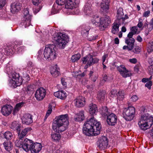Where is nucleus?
I'll use <instances>...</instances> for the list:
<instances>
[{
	"mask_svg": "<svg viewBox=\"0 0 153 153\" xmlns=\"http://www.w3.org/2000/svg\"><path fill=\"white\" fill-rule=\"evenodd\" d=\"M68 124V114L61 115L56 117L52 123V128L54 131H52L51 134L52 141L55 142L59 141L61 137L59 132L65 131Z\"/></svg>",
	"mask_w": 153,
	"mask_h": 153,
	"instance_id": "f257e3e1",
	"label": "nucleus"
},
{
	"mask_svg": "<svg viewBox=\"0 0 153 153\" xmlns=\"http://www.w3.org/2000/svg\"><path fill=\"white\" fill-rule=\"evenodd\" d=\"M101 128L100 123L95 120L94 117H91L84 123L83 132L88 136H96L100 134Z\"/></svg>",
	"mask_w": 153,
	"mask_h": 153,
	"instance_id": "f03ea898",
	"label": "nucleus"
},
{
	"mask_svg": "<svg viewBox=\"0 0 153 153\" xmlns=\"http://www.w3.org/2000/svg\"><path fill=\"white\" fill-rule=\"evenodd\" d=\"M23 146V149L26 152L30 150L31 153H38L41 150L42 147V144L39 143L33 142L30 140L26 138L24 140Z\"/></svg>",
	"mask_w": 153,
	"mask_h": 153,
	"instance_id": "7ed1b4c3",
	"label": "nucleus"
},
{
	"mask_svg": "<svg viewBox=\"0 0 153 153\" xmlns=\"http://www.w3.org/2000/svg\"><path fill=\"white\" fill-rule=\"evenodd\" d=\"M12 78L11 82L15 88L21 85L23 81L25 82H27L30 80L29 75L26 73L23 74L22 78L17 73L13 74L12 75Z\"/></svg>",
	"mask_w": 153,
	"mask_h": 153,
	"instance_id": "20e7f679",
	"label": "nucleus"
},
{
	"mask_svg": "<svg viewBox=\"0 0 153 153\" xmlns=\"http://www.w3.org/2000/svg\"><path fill=\"white\" fill-rule=\"evenodd\" d=\"M57 46L60 49H63L68 41V36L63 33H59L54 37Z\"/></svg>",
	"mask_w": 153,
	"mask_h": 153,
	"instance_id": "39448f33",
	"label": "nucleus"
},
{
	"mask_svg": "<svg viewBox=\"0 0 153 153\" xmlns=\"http://www.w3.org/2000/svg\"><path fill=\"white\" fill-rule=\"evenodd\" d=\"M55 45L53 44L47 45L44 52V57L48 60H52L56 58V53L54 49Z\"/></svg>",
	"mask_w": 153,
	"mask_h": 153,
	"instance_id": "423d86ee",
	"label": "nucleus"
},
{
	"mask_svg": "<svg viewBox=\"0 0 153 153\" xmlns=\"http://www.w3.org/2000/svg\"><path fill=\"white\" fill-rule=\"evenodd\" d=\"M135 108L133 106H128L124 109L123 115V118L127 121L133 120L135 114Z\"/></svg>",
	"mask_w": 153,
	"mask_h": 153,
	"instance_id": "0eeeda50",
	"label": "nucleus"
},
{
	"mask_svg": "<svg viewBox=\"0 0 153 153\" xmlns=\"http://www.w3.org/2000/svg\"><path fill=\"white\" fill-rule=\"evenodd\" d=\"M102 113L104 116H107V122L108 124L111 126H114L117 123V117L114 114L112 113L109 114L107 108H105L102 110Z\"/></svg>",
	"mask_w": 153,
	"mask_h": 153,
	"instance_id": "6e6552de",
	"label": "nucleus"
},
{
	"mask_svg": "<svg viewBox=\"0 0 153 153\" xmlns=\"http://www.w3.org/2000/svg\"><path fill=\"white\" fill-rule=\"evenodd\" d=\"M82 61L83 64L86 63L85 67L86 66V68H87L94 64L98 62L99 59L96 57L93 58L92 55H88L82 58Z\"/></svg>",
	"mask_w": 153,
	"mask_h": 153,
	"instance_id": "1a4fd4ad",
	"label": "nucleus"
},
{
	"mask_svg": "<svg viewBox=\"0 0 153 153\" xmlns=\"http://www.w3.org/2000/svg\"><path fill=\"white\" fill-rule=\"evenodd\" d=\"M115 66L117 68V70L119 72L120 74L123 77L126 78L132 75L131 71L127 69L124 65H121L119 66L115 65Z\"/></svg>",
	"mask_w": 153,
	"mask_h": 153,
	"instance_id": "9d476101",
	"label": "nucleus"
},
{
	"mask_svg": "<svg viewBox=\"0 0 153 153\" xmlns=\"http://www.w3.org/2000/svg\"><path fill=\"white\" fill-rule=\"evenodd\" d=\"M23 14L22 24L26 27L31 24V16L29 14L28 9L27 8L23 10Z\"/></svg>",
	"mask_w": 153,
	"mask_h": 153,
	"instance_id": "9b49d317",
	"label": "nucleus"
},
{
	"mask_svg": "<svg viewBox=\"0 0 153 153\" xmlns=\"http://www.w3.org/2000/svg\"><path fill=\"white\" fill-rule=\"evenodd\" d=\"M153 123V117L148 113L144 114V131L149 128Z\"/></svg>",
	"mask_w": 153,
	"mask_h": 153,
	"instance_id": "f8f14e48",
	"label": "nucleus"
},
{
	"mask_svg": "<svg viewBox=\"0 0 153 153\" xmlns=\"http://www.w3.org/2000/svg\"><path fill=\"white\" fill-rule=\"evenodd\" d=\"M46 91L45 89L42 87L38 89L35 94V97L38 101L42 100L45 97Z\"/></svg>",
	"mask_w": 153,
	"mask_h": 153,
	"instance_id": "ddd939ff",
	"label": "nucleus"
},
{
	"mask_svg": "<svg viewBox=\"0 0 153 153\" xmlns=\"http://www.w3.org/2000/svg\"><path fill=\"white\" fill-rule=\"evenodd\" d=\"M108 139L106 137H102L97 142V147L100 150H104L106 148L108 145Z\"/></svg>",
	"mask_w": 153,
	"mask_h": 153,
	"instance_id": "4468645a",
	"label": "nucleus"
},
{
	"mask_svg": "<svg viewBox=\"0 0 153 153\" xmlns=\"http://www.w3.org/2000/svg\"><path fill=\"white\" fill-rule=\"evenodd\" d=\"M79 0H67L65 4V8L67 9H73L79 3Z\"/></svg>",
	"mask_w": 153,
	"mask_h": 153,
	"instance_id": "2eb2a0df",
	"label": "nucleus"
},
{
	"mask_svg": "<svg viewBox=\"0 0 153 153\" xmlns=\"http://www.w3.org/2000/svg\"><path fill=\"white\" fill-rule=\"evenodd\" d=\"M22 120L23 123L29 125L33 122L32 116L29 114H25L22 117Z\"/></svg>",
	"mask_w": 153,
	"mask_h": 153,
	"instance_id": "dca6fc26",
	"label": "nucleus"
},
{
	"mask_svg": "<svg viewBox=\"0 0 153 153\" xmlns=\"http://www.w3.org/2000/svg\"><path fill=\"white\" fill-rule=\"evenodd\" d=\"M110 2V0H105L101 4V11L103 12H106L109 10Z\"/></svg>",
	"mask_w": 153,
	"mask_h": 153,
	"instance_id": "f3484780",
	"label": "nucleus"
},
{
	"mask_svg": "<svg viewBox=\"0 0 153 153\" xmlns=\"http://www.w3.org/2000/svg\"><path fill=\"white\" fill-rule=\"evenodd\" d=\"M32 2L35 6L33 9V12L35 14L39 12L42 8V6L39 5L41 0H32Z\"/></svg>",
	"mask_w": 153,
	"mask_h": 153,
	"instance_id": "a211bd4d",
	"label": "nucleus"
},
{
	"mask_svg": "<svg viewBox=\"0 0 153 153\" xmlns=\"http://www.w3.org/2000/svg\"><path fill=\"white\" fill-rule=\"evenodd\" d=\"M75 105L77 107H83L85 104V100L84 97L82 96L77 97L74 100Z\"/></svg>",
	"mask_w": 153,
	"mask_h": 153,
	"instance_id": "6ab92c4d",
	"label": "nucleus"
},
{
	"mask_svg": "<svg viewBox=\"0 0 153 153\" xmlns=\"http://www.w3.org/2000/svg\"><path fill=\"white\" fill-rule=\"evenodd\" d=\"M13 107L10 105L3 106L1 108V112L4 115H8L11 112Z\"/></svg>",
	"mask_w": 153,
	"mask_h": 153,
	"instance_id": "aec40b11",
	"label": "nucleus"
},
{
	"mask_svg": "<svg viewBox=\"0 0 153 153\" xmlns=\"http://www.w3.org/2000/svg\"><path fill=\"white\" fill-rule=\"evenodd\" d=\"M122 25L121 21L116 20L112 24V32L113 34H115L117 33L119 31V28L120 26Z\"/></svg>",
	"mask_w": 153,
	"mask_h": 153,
	"instance_id": "412c9836",
	"label": "nucleus"
},
{
	"mask_svg": "<svg viewBox=\"0 0 153 153\" xmlns=\"http://www.w3.org/2000/svg\"><path fill=\"white\" fill-rule=\"evenodd\" d=\"M54 95L55 97L62 100L65 99L67 96L65 92L63 91H59L56 92L54 93Z\"/></svg>",
	"mask_w": 153,
	"mask_h": 153,
	"instance_id": "4be33fe9",
	"label": "nucleus"
},
{
	"mask_svg": "<svg viewBox=\"0 0 153 153\" xmlns=\"http://www.w3.org/2000/svg\"><path fill=\"white\" fill-rule=\"evenodd\" d=\"M98 109L96 104L91 103L89 105V111L92 115L96 114L98 112Z\"/></svg>",
	"mask_w": 153,
	"mask_h": 153,
	"instance_id": "5701e85b",
	"label": "nucleus"
},
{
	"mask_svg": "<svg viewBox=\"0 0 153 153\" xmlns=\"http://www.w3.org/2000/svg\"><path fill=\"white\" fill-rule=\"evenodd\" d=\"M135 40L134 38H132V36H128L127 35V37L125 39V42L128 45L130 46V48L132 47L133 48Z\"/></svg>",
	"mask_w": 153,
	"mask_h": 153,
	"instance_id": "b1692460",
	"label": "nucleus"
},
{
	"mask_svg": "<svg viewBox=\"0 0 153 153\" xmlns=\"http://www.w3.org/2000/svg\"><path fill=\"white\" fill-rule=\"evenodd\" d=\"M91 5V4L86 3L83 8V11L86 15H89L92 12Z\"/></svg>",
	"mask_w": 153,
	"mask_h": 153,
	"instance_id": "393cba45",
	"label": "nucleus"
},
{
	"mask_svg": "<svg viewBox=\"0 0 153 153\" xmlns=\"http://www.w3.org/2000/svg\"><path fill=\"white\" fill-rule=\"evenodd\" d=\"M31 130V128L30 127H27L24 129L21 133H20V131L19 132L18 134L19 138L21 139L24 137L26 134Z\"/></svg>",
	"mask_w": 153,
	"mask_h": 153,
	"instance_id": "a878e982",
	"label": "nucleus"
},
{
	"mask_svg": "<svg viewBox=\"0 0 153 153\" xmlns=\"http://www.w3.org/2000/svg\"><path fill=\"white\" fill-rule=\"evenodd\" d=\"M66 1L65 0H56V4H54L52 8V11H53L55 10V12H53V14L57 13V9L56 5V4L59 5H62L65 3Z\"/></svg>",
	"mask_w": 153,
	"mask_h": 153,
	"instance_id": "bb28decb",
	"label": "nucleus"
},
{
	"mask_svg": "<svg viewBox=\"0 0 153 153\" xmlns=\"http://www.w3.org/2000/svg\"><path fill=\"white\" fill-rule=\"evenodd\" d=\"M11 6L12 9L11 11L13 12H17L19 11L22 6L21 4L19 2L13 3Z\"/></svg>",
	"mask_w": 153,
	"mask_h": 153,
	"instance_id": "cd10ccee",
	"label": "nucleus"
},
{
	"mask_svg": "<svg viewBox=\"0 0 153 153\" xmlns=\"http://www.w3.org/2000/svg\"><path fill=\"white\" fill-rule=\"evenodd\" d=\"M105 95V91H99L97 93V98L99 101H102L104 100Z\"/></svg>",
	"mask_w": 153,
	"mask_h": 153,
	"instance_id": "c85d7f7f",
	"label": "nucleus"
},
{
	"mask_svg": "<svg viewBox=\"0 0 153 153\" xmlns=\"http://www.w3.org/2000/svg\"><path fill=\"white\" fill-rule=\"evenodd\" d=\"M74 119L76 121H81L83 120L84 119L83 111H81L76 114Z\"/></svg>",
	"mask_w": 153,
	"mask_h": 153,
	"instance_id": "c756f323",
	"label": "nucleus"
},
{
	"mask_svg": "<svg viewBox=\"0 0 153 153\" xmlns=\"http://www.w3.org/2000/svg\"><path fill=\"white\" fill-rule=\"evenodd\" d=\"M59 69L58 68L57 65H56L55 67L51 68V74L54 77L58 76L59 74Z\"/></svg>",
	"mask_w": 153,
	"mask_h": 153,
	"instance_id": "7c9ffc66",
	"label": "nucleus"
},
{
	"mask_svg": "<svg viewBox=\"0 0 153 153\" xmlns=\"http://www.w3.org/2000/svg\"><path fill=\"white\" fill-rule=\"evenodd\" d=\"M90 29V27L89 26L83 27L82 28L81 33L83 36L87 37L88 36V31Z\"/></svg>",
	"mask_w": 153,
	"mask_h": 153,
	"instance_id": "2f4dec72",
	"label": "nucleus"
},
{
	"mask_svg": "<svg viewBox=\"0 0 153 153\" xmlns=\"http://www.w3.org/2000/svg\"><path fill=\"white\" fill-rule=\"evenodd\" d=\"M124 13L123 9L122 8H119L117 11L116 20L121 22Z\"/></svg>",
	"mask_w": 153,
	"mask_h": 153,
	"instance_id": "473e14b6",
	"label": "nucleus"
},
{
	"mask_svg": "<svg viewBox=\"0 0 153 153\" xmlns=\"http://www.w3.org/2000/svg\"><path fill=\"white\" fill-rule=\"evenodd\" d=\"M110 23V21L109 20H108L102 18H101L100 23H99V25L105 28Z\"/></svg>",
	"mask_w": 153,
	"mask_h": 153,
	"instance_id": "72a5a7b5",
	"label": "nucleus"
},
{
	"mask_svg": "<svg viewBox=\"0 0 153 153\" xmlns=\"http://www.w3.org/2000/svg\"><path fill=\"white\" fill-rule=\"evenodd\" d=\"M10 127L14 130H16L17 131H20L21 125L18 123V122L15 121L11 123Z\"/></svg>",
	"mask_w": 153,
	"mask_h": 153,
	"instance_id": "f704fd0d",
	"label": "nucleus"
},
{
	"mask_svg": "<svg viewBox=\"0 0 153 153\" xmlns=\"http://www.w3.org/2000/svg\"><path fill=\"white\" fill-rule=\"evenodd\" d=\"M152 79V75L148 78H144V82H147L145 85V87H147L149 89H150L151 86L152 84V82L150 80Z\"/></svg>",
	"mask_w": 153,
	"mask_h": 153,
	"instance_id": "c9c22d12",
	"label": "nucleus"
},
{
	"mask_svg": "<svg viewBox=\"0 0 153 153\" xmlns=\"http://www.w3.org/2000/svg\"><path fill=\"white\" fill-rule=\"evenodd\" d=\"M101 18L98 16H94L91 20L92 24L95 26L99 25Z\"/></svg>",
	"mask_w": 153,
	"mask_h": 153,
	"instance_id": "e433bc0d",
	"label": "nucleus"
},
{
	"mask_svg": "<svg viewBox=\"0 0 153 153\" xmlns=\"http://www.w3.org/2000/svg\"><path fill=\"white\" fill-rule=\"evenodd\" d=\"M3 145L5 149L8 151H10L12 150L13 145L10 141L4 142L3 143Z\"/></svg>",
	"mask_w": 153,
	"mask_h": 153,
	"instance_id": "4c0bfd02",
	"label": "nucleus"
},
{
	"mask_svg": "<svg viewBox=\"0 0 153 153\" xmlns=\"http://www.w3.org/2000/svg\"><path fill=\"white\" fill-rule=\"evenodd\" d=\"M24 103L23 102L17 104L15 106L14 109L13 111V114L15 115L19 110L23 106Z\"/></svg>",
	"mask_w": 153,
	"mask_h": 153,
	"instance_id": "58836bf2",
	"label": "nucleus"
},
{
	"mask_svg": "<svg viewBox=\"0 0 153 153\" xmlns=\"http://www.w3.org/2000/svg\"><path fill=\"white\" fill-rule=\"evenodd\" d=\"M130 31L131 32L128 34V36H133L134 35L137 34L139 33L138 32L137 27L136 26L132 27L130 28Z\"/></svg>",
	"mask_w": 153,
	"mask_h": 153,
	"instance_id": "ea45409f",
	"label": "nucleus"
},
{
	"mask_svg": "<svg viewBox=\"0 0 153 153\" xmlns=\"http://www.w3.org/2000/svg\"><path fill=\"white\" fill-rule=\"evenodd\" d=\"M124 91L120 90L117 94V99L119 100H122L124 97Z\"/></svg>",
	"mask_w": 153,
	"mask_h": 153,
	"instance_id": "a19ab883",
	"label": "nucleus"
},
{
	"mask_svg": "<svg viewBox=\"0 0 153 153\" xmlns=\"http://www.w3.org/2000/svg\"><path fill=\"white\" fill-rule=\"evenodd\" d=\"M3 137L7 140H10L12 137V134L9 131H7L3 134Z\"/></svg>",
	"mask_w": 153,
	"mask_h": 153,
	"instance_id": "79ce46f5",
	"label": "nucleus"
},
{
	"mask_svg": "<svg viewBox=\"0 0 153 153\" xmlns=\"http://www.w3.org/2000/svg\"><path fill=\"white\" fill-rule=\"evenodd\" d=\"M147 50L149 53H150L153 51V41L149 42L148 43Z\"/></svg>",
	"mask_w": 153,
	"mask_h": 153,
	"instance_id": "37998d69",
	"label": "nucleus"
},
{
	"mask_svg": "<svg viewBox=\"0 0 153 153\" xmlns=\"http://www.w3.org/2000/svg\"><path fill=\"white\" fill-rule=\"evenodd\" d=\"M81 55L79 53L73 55L71 58V60L72 62H75L78 60L80 58Z\"/></svg>",
	"mask_w": 153,
	"mask_h": 153,
	"instance_id": "c03bdc74",
	"label": "nucleus"
},
{
	"mask_svg": "<svg viewBox=\"0 0 153 153\" xmlns=\"http://www.w3.org/2000/svg\"><path fill=\"white\" fill-rule=\"evenodd\" d=\"M138 125H139L140 128L142 130H143V117L142 115L141 116L140 118V119L138 122Z\"/></svg>",
	"mask_w": 153,
	"mask_h": 153,
	"instance_id": "a18cd8bd",
	"label": "nucleus"
},
{
	"mask_svg": "<svg viewBox=\"0 0 153 153\" xmlns=\"http://www.w3.org/2000/svg\"><path fill=\"white\" fill-rule=\"evenodd\" d=\"M10 64L9 63L6 66V67L5 69L6 71L7 72V73L8 74H9L10 73H11L12 72L13 70L12 67L11 66H10Z\"/></svg>",
	"mask_w": 153,
	"mask_h": 153,
	"instance_id": "49530a36",
	"label": "nucleus"
},
{
	"mask_svg": "<svg viewBox=\"0 0 153 153\" xmlns=\"http://www.w3.org/2000/svg\"><path fill=\"white\" fill-rule=\"evenodd\" d=\"M22 141L20 140H16L15 141V143L16 146L18 147H22L23 148V146L24 144L23 142L22 143H21Z\"/></svg>",
	"mask_w": 153,
	"mask_h": 153,
	"instance_id": "de8ad7c7",
	"label": "nucleus"
},
{
	"mask_svg": "<svg viewBox=\"0 0 153 153\" xmlns=\"http://www.w3.org/2000/svg\"><path fill=\"white\" fill-rule=\"evenodd\" d=\"M141 51V48L139 46H135L133 50V52L136 53H138Z\"/></svg>",
	"mask_w": 153,
	"mask_h": 153,
	"instance_id": "09e8293b",
	"label": "nucleus"
},
{
	"mask_svg": "<svg viewBox=\"0 0 153 153\" xmlns=\"http://www.w3.org/2000/svg\"><path fill=\"white\" fill-rule=\"evenodd\" d=\"M7 1V0H0V8L5 6Z\"/></svg>",
	"mask_w": 153,
	"mask_h": 153,
	"instance_id": "8fccbe9b",
	"label": "nucleus"
},
{
	"mask_svg": "<svg viewBox=\"0 0 153 153\" xmlns=\"http://www.w3.org/2000/svg\"><path fill=\"white\" fill-rule=\"evenodd\" d=\"M52 111V107H49V108L48 110L47 111L46 115L45 116V118L46 119L49 116L50 114H51V112Z\"/></svg>",
	"mask_w": 153,
	"mask_h": 153,
	"instance_id": "3c124183",
	"label": "nucleus"
},
{
	"mask_svg": "<svg viewBox=\"0 0 153 153\" xmlns=\"http://www.w3.org/2000/svg\"><path fill=\"white\" fill-rule=\"evenodd\" d=\"M117 92L116 90L113 89L110 92L111 96L112 97L115 96V95H117Z\"/></svg>",
	"mask_w": 153,
	"mask_h": 153,
	"instance_id": "603ef678",
	"label": "nucleus"
},
{
	"mask_svg": "<svg viewBox=\"0 0 153 153\" xmlns=\"http://www.w3.org/2000/svg\"><path fill=\"white\" fill-rule=\"evenodd\" d=\"M33 86L32 85H28L27 88L26 89V91L27 92H30V91H33Z\"/></svg>",
	"mask_w": 153,
	"mask_h": 153,
	"instance_id": "864d4df0",
	"label": "nucleus"
},
{
	"mask_svg": "<svg viewBox=\"0 0 153 153\" xmlns=\"http://www.w3.org/2000/svg\"><path fill=\"white\" fill-rule=\"evenodd\" d=\"M138 99V97L136 95H134L132 96L131 97L130 99V100L131 101L133 102H135Z\"/></svg>",
	"mask_w": 153,
	"mask_h": 153,
	"instance_id": "5fc2aeb1",
	"label": "nucleus"
},
{
	"mask_svg": "<svg viewBox=\"0 0 153 153\" xmlns=\"http://www.w3.org/2000/svg\"><path fill=\"white\" fill-rule=\"evenodd\" d=\"M5 51L7 53H12L13 51L11 49V47L10 46L7 47L5 49Z\"/></svg>",
	"mask_w": 153,
	"mask_h": 153,
	"instance_id": "6e6d98bb",
	"label": "nucleus"
},
{
	"mask_svg": "<svg viewBox=\"0 0 153 153\" xmlns=\"http://www.w3.org/2000/svg\"><path fill=\"white\" fill-rule=\"evenodd\" d=\"M129 61L131 63L135 64L137 62V60L136 59L134 58L129 59Z\"/></svg>",
	"mask_w": 153,
	"mask_h": 153,
	"instance_id": "4d7b16f0",
	"label": "nucleus"
},
{
	"mask_svg": "<svg viewBox=\"0 0 153 153\" xmlns=\"http://www.w3.org/2000/svg\"><path fill=\"white\" fill-rule=\"evenodd\" d=\"M148 69L150 74L153 75V65H152L149 66Z\"/></svg>",
	"mask_w": 153,
	"mask_h": 153,
	"instance_id": "13d9d810",
	"label": "nucleus"
},
{
	"mask_svg": "<svg viewBox=\"0 0 153 153\" xmlns=\"http://www.w3.org/2000/svg\"><path fill=\"white\" fill-rule=\"evenodd\" d=\"M143 25V20L141 19H139V23L137 25V26L138 27L140 28L142 27Z\"/></svg>",
	"mask_w": 153,
	"mask_h": 153,
	"instance_id": "bf43d9fd",
	"label": "nucleus"
},
{
	"mask_svg": "<svg viewBox=\"0 0 153 153\" xmlns=\"http://www.w3.org/2000/svg\"><path fill=\"white\" fill-rule=\"evenodd\" d=\"M130 48V47L129 45H125L123 47V50H126L127 49L128 51H131L133 49V48H132V47L130 48Z\"/></svg>",
	"mask_w": 153,
	"mask_h": 153,
	"instance_id": "052dcab7",
	"label": "nucleus"
},
{
	"mask_svg": "<svg viewBox=\"0 0 153 153\" xmlns=\"http://www.w3.org/2000/svg\"><path fill=\"white\" fill-rule=\"evenodd\" d=\"M61 83L62 85L64 86H66L67 85V82L65 81V79L63 78H62L61 79Z\"/></svg>",
	"mask_w": 153,
	"mask_h": 153,
	"instance_id": "680f3d73",
	"label": "nucleus"
},
{
	"mask_svg": "<svg viewBox=\"0 0 153 153\" xmlns=\"http://www.w3.org/2000/svg\"><path fill=\"white\" fill-rule=\"evenodd\" d=\"M150 15V11L149 10H147L144 13V17H147L149 16Z\"/></svg>",
	"mask_w": 153,
	"mask_h": 153,
	"instance_id": "e2e57ef3",
	"label": "nucleus"
},
{
	"mask_svg": "<svg viewBox=\"0 0 153 153\" xmlns=\"http://www.w3.org/2000/svg\"><path fill=\"white\" fill-rule=\"evenodd\" d=\"M148 61L150 64H153V56L150 57L148 60Z\"/></svg>",
	"mask_w": 153,
	"mask_h": 153,
	"instance_id": "0e129e2a",
	"label": "nucleus"
},
{
	"mask_svg": "<svg viewBox=\"0 0 153 153\" xmlns=\"http://www.w3.org/2000/svg\"><path fill=\"white\" fill-rule=\"evenodd\" d=\"M128 17L127 15H125L124 17H123L121 23L123 24L124 23V21L125 19H128Z\"/></svg>",
	"mask_w": 153,
	"mask_h": 153,
	"instance_id": "69168bd1",
	"label": "nucleus"
},
{
	"mask_svg": "<svg viewBox=\"0 0 153 153\" xmlns=\"http://www.w3.org/2000/svg\"><path fill=\"white\" fill-rule=\"evenodd\" d=\"M136 40L137 41L139 42H141L142 40L143 39L142 38L140 37V36L139 35L138 36L136 39Z\"/></svg>",
	"mask_w": 153,
	"mask_h": 153,
	"instance_id": "338daca9",
	"label": "nucleus"
},
{
	"mask_svg": "<svg viewBox=\"0 0 153 153\" xmlns=\"http://www.w3.org/2000/svg\"><path fill=\"white\" fill-rule=\"evenodd\" d=\"M38 55L37 56L38 57L40 58V57H42V50H39L38 52Z\"/></svg>",
	"mask_w": 153,
	"mask_h": 153,
	"instance_id": "774afa93",
	"label": "nucleus"
}]
</instances>
